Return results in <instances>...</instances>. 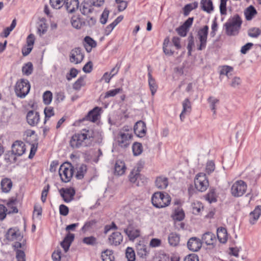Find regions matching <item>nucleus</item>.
Listing matches in <instances>:
<instances>
[{
	"mask_svg": "<svg viewBox=\"0 0 261 261\" xmlns=\"http://www.w3.org/2000/svg\"><path fill=\"white\" fill-rule=\"evenodd\" d=\"M94 132L92 129H83L80 134H74L71 138L70 144L73 148L87 146L93 141Z\"/></svg>",
	"mask_w": 261,
	"mask_h": 261,
	"instance_id": "obj_1",
	"label": "nucleus"
},
{
	"mask_svg": "<svg viewBox=\"0 0 261 261\" xmlns=\"http://www.w3.org/2000/svg\"><path fill=\"white\" fill-rule=\"evenodd\" d=\"M242 23V19L238 14L229 18L224 24L226 34L230 36L238 35Z\"/></svg>",
	"mask_w": 261,
	"mask_h": 261,
	"instance_id": "obj_2",
	"label": "nucleus"
},
{
	"mask_svg": "<svg viewBox=\"0 0 261 261\" xmlns=\"http://www.w3.org/2000/svg\"><path fill=\"white\" fill-rule=\"evenodd\" d=\"M171 198L167 193L161 192L154 193L151 197L152 204L157 208H163L167 206L171 202Z\"/></svg>",
	"mask_w": 261,
	"mask_h": 261,
	"instance_id": "obj_3",
	"label": "nucleus"
},
{
	"mask_svg": "<svg viewBox=\"0 0 261 261\" xmlns=\"http://www.w3.org/2000/svg\"><path fill=\"white\" fill-rule=\"evenodd\" d=\"M31 86L28 80L21 79L18 80L15 86V92L17 96L24 98L29 93Z\"/></svg>",
	"mask_w": 261,
	"mask_h": 261,
	"instance_id": "obj_4",
	"label": "nucleus"
},
{
	"mask_svg": "<svg viewBox=\"0 0 261 261\" xmlns=\"http://www.w3.org/2000/svg\"><path fill=\"white\" fill-rule=\"evenodd\" d=\"M59 173L61 180L65 182L69 181L73 174V167L69 163H64L61 165Z\"/></svg>",
	"mask_w": 261,
	"mask_h": 261,
	"instance_id": "obj_5",
	"label": "nucleus"
},
{
	"mask_svg": "<svg viewBox=\"0 0 261 261\" xmlns=\"http://www.w3.org/2000/svg\"><path fill=\"white\" fill-rule=\"evenodd\" d=\"M247 189V185L243 180L236 181L232 186L231 192L234 197H240L245 194Z\"/></svg>",
	"mask_w": 261,
	"mask_h": 261,
	"instance_id": "obj_6",
	"label": "nucleus"
},
{
	"mask_svg": "<svg viewBox=\"0 0 261 261\" xmlns=\"http://www.w3.org/2000/svg\"><path fill=\"white\" fill-rule=\"evenodd\" d=\"M196 189L200 192L205 191L208 187V181L206 175L203 173H200L196 175L194 180Z\"/></svg>",
	"mask_w": 261,
	"mask_h": 261,
	"instance_id": "obj_7",
	"label": "nucleus"
},
{
	"mask_svg": "<svg viewBox=\"0 0 261 261\" xmlns=\"http://www.w3.org/2000/svg\"><path fill=\"white\" fill-rule=\"evenodd\" d=\"M208 31V27L205 25L203 28L200 29L198 32L197 36L200 42V44L197 48L199 50H201L206 47Z\"/></svg>",
	"mask_w": 261,
	"mask_h": 261,
	"instance_id": "obj_8",
	"label": "nucleus"
},
{
	"mask_svg": "<svg viewBox=\"0 0 261 261\" xmlns=\"http://www.w3.org/2000/svg\"><path fill=\"white\" fill-rule=\"evenodd\" d=\"M84 58V55L80 47H76L72 49L70 53L69 61L71 63L75 64L82 62Z\"/></svg>",
	"mask_w": 261,
	"mask_h": 261,
	"instance_id": "obj_9",
	"label": "nucleus"
},
{
	"mask_svg": "<svg viewBox=\"0 0 261 261\" xmlns=\"http://www.w3.org/2000/svg\"><path fill=\"white\" fill-rule=\"evenodd\" d=\"M133 135L132 134L120 132L117 137L118 145L122 148H126L130 143Z\"/></svg>",
	"mask_w": 261,
	"mask_h": 261,
	"instance_id": "obj_10",
	"label": "nucleus"
},
{
	"mask_svg": "<svg viewBox=\"0 0 261 261\" xmlns=\"http://www.w3.org/2000/svg\"><path fill=\"white\" fill-rule=\"evenodd\" d=\"M124 232L128 237L130 241H134L140 235L139 229L134 227L133 224L129 223L126 228H123Z\"/></svg>",
	"mask_w": 261,
	"mask_h": 261,
	"instance_id": "obj_11",
	"label": "nucleus"
},
{
	"mask_svg": "<svg viewBox=\"0 0 261 261\" xmlns=\"http://www.w3.org/2000/svg\"><path fill=\"white\" fill-rule=\"evenodd\" d=\"M6 237L10 241H20L22 238V236L17 228H11L8 230Z\"/></svg>",
	"mask_w": 261,
	"mask_h": 261,
	"instance_id": "obj_12",
	"label": "nucleus"
},
{
	"mask_svg": "<svg viewBox=\"0 0 261 261\" xmlns=\"http://www.w3.org/2000/svg\"><path fill=\"white\" fill-rule=\"evenodd\" d=\"M146 126L145 123L141 120L137 121L134 126V130L135 134L139 137L142 138L146 134Z\"/></svg>",
	"mask_w": 261,
	"mask_h": 261,
	"instance_id": "obj_13",
	"label": "nucleus"
},
{
	"mask_svg": "<svg viewBox=\"0 0 261 261\" xmlns=\"http://www.w3.org/2000/svg\"><path fill=\"white\" fill-rule=\"evenodd\" d=\"M60 193L65 202H69L73 199L75 192L71 188H62L60 190Z\"/></svg>",
	"mask_w": 261,
	"mask_h": 261,
	"instance_id": "obj_14",
	"label": "nucleus"
},
{
	"mask_svg": "<svg viewBox=\"0 0 261 261\" xmlns=\"http://www.w3.org/2000/svg\"><path fill=\"white\" fill-rule=\"evenodd\" d=\"M25 149L24 143L21 141H16L12 145V152L16 155H22Z\"/></svg>",
	"mask_w": 261,
	"mask_h": 261,
	"instance_id": "obj_15",
	"label": "nucleus"
},
{
	"mask_svg": "<svg viewBox=\"0 0 261 261\" xmlns=\"http://www.w3.org/2000/svg\"><path fill=\"white\" fill-rule=\"evenodd\" d=\"M182 110L179 115L181 121H184L186 116L190 115L192 111V105L189 99H185L182 102Z\"/></svg>",
	"mask_w": 261,
	"mask_h": 261,
	"instance_id": "obj_16",
	"label": "nucleus"
},
{
	"mask_svg": "<svg viewBox=\"0 0 261 261\" xmlns=\"http://www.w3.org/2000/svg\"><path fill=\"white\" fill-rule=\"evenodd\" d=\"M202 246L201 240L196 237L190 238L187 243L188 249L192 251H198Z\"/></svg>",
	"mask_w": 261,
	"mask_h": 261,
	"instance_id": "obj_17",
	"label": "nucleus"
},
{
	"mask_svg": "<svg viewBox=\"0 0 261 261\" xmlns=\"http://www.w3.org/2000/svg\"><path fill=\"white\" fill-rule=\"evenodd\" d=\"M40 120L39 113L33 110L29 111L27 115V120L29 125L34 126L36 125Z\"/></svg>",
	"mask_w": 261,
	"mask_h": 261,
	"instance_id": "obj_18",
	"label": "nucleus"
},
{
	"mask_svg": "<svg viewBox=\"0 0 261 261\" xmlns=\"http://www.w3.org/2000/svg\"><path fill=\"white\" fill-rule=\"evenodd\" d=\"M123 241V236L120 232H113L108 238V243L111 245L117 246Z\"/></svg>",
	"mask_w": 261,
	"mask_h": 261,
	"instance_id": "obj_19",
	"label": "nucleus"
},
{
	"mask_svg": "<svg viewBox=\"0 0 261 261\" xmlns=\"http://www.w3.org/2000/svg\"><path fill=\"white\" fill-rule=\"evenodd\" d=\"M64 6L68 13H72L78 9L79 2L78 0H65Z\"/></svg>",
	"mask_w": 261,
	"mask_h": 261,
	"instance_id": "obj_20",
	"label": "nucleus"
},
{
	"mask_svg": "<svg viewBox=\"0 0 261 261\" xmlns=\"http://www.w3.org/2000/svg\"><path fill=\"white\" fill-rule=\"evenodd\" d=\"M201 240V242L202 241L207 245H213L216 241V239L214 233L207 231L202 234Z\"/></svg>",
	"mask_w": 261,
	"mask_h": 261,
	"instance_id": "obj_21",
	"label": "nucleus"
},
{
	"mask_svg": "<svg viewBox=\"0 0 261 261\" xmlns=\"http://www.w3.org/2000/svg\"><path fill=\"white\" fill-rule=\"evenodd\" d=\"M100 108L97 107L94 108L93 110H92L88 113V114L86 116V118H84V119L89 120L93 122H95L98 119V117L100 115Z\"/></svg>",
	"mask_w": 261,
	"mask_h": 261,
	"instance_id": "obj_22",
	"label": "nucleus"
},
{
	"mask_svg": "<svg viewBox=\"0 0 261 261\" xmlns=\"http://www.w3.org/2000/svg\"><path fill=\"white\" fill-rule=\"evenodd\" d=\"M261 214V206L258 205L256 206L253 211L251 212L249 214V222L251 224H254L256 221L258 219Z\"/></svg>",
	"mask_w": 261,
	"mask_h": 261,
	"instance_id": "obj_23",
	"label": "nucleus"
},
{
	"mask_svg": "<svg viewBox=\"0 0 261 261\" xmlns=\"http://www.w3.org/2000/svg\"><path fill=\"white\" fill-rule=\"evenodd\" d=\"M74 238V235L73 233H68L64 238V240L61 243V245L66 252L70 246Z\"/></svg>",
	"mask_w": 261,
	"mask_h": 261,
	"instance_id": "obj_24",
	"label": "nucleus"
},
{
	"mask_svg": "<svg viewBox=\"0 0 261 261\" xmlns=\"http://www.w3.org/2000/svg\"><path fill=\"white\" fill-rule=\"evenodd\" d=\"M200 5L202 9L208 13H212L214 10L213 2L211 0H201Z\"/></svg>",
	"mask_w": 261,
	"mask_h": 261,
	"instance_id": "obj_25",
	"label": "nucleus"
},
{
	"mask_svg": "<svg viewBox=\"0 0 261 261\" xmlns=\"http://www.w3.org/2000/svg\"><path fill=\"white\" fill-rule=\"evenodd\" d=\"M71 23L73 27L76 29H80L82 26L86 25V21L78 16H73L71 18Z\"/></svg>",
	"mask_w": 261,
	"mask_h": 261,
	"instance_id": "obj_26",
	"label": "nucleus"
},
{
	"mask_svg": "<svg viewBox=\"0 0 261 261\" xmlns=\"http://www.w3.org/2000/svg\"><path fill=\"white\" fill-rule=\"evenodd\" d=\"M2 190L5 193L9 192L12 187V182L10 178H5L1 182Z\"/></svg>",
	"mask_w": 261,
	"mask_h": 261,
	"instance_id": "obj_27",
	"label": "nucleus"
},
{
	"mask_svg": "<svg viewBox=\"0 0 261 261\" xmlns=\"http://www.w3.org/2000/svg\"><path fill=\"white\" fill-rule=\"evenodd\" d=\"M136 248L137 254L140 257L145 258L148 254V247L146 245L142 244H138Z\"/></svg>",
	"mask_w": 261,
	"mask_h": 261,
	"instance_id": "obj_28",
	"label": "nucleus"
},
{
	"mask_svg": "<svg viewBox=\"0 0 261 261\" xmlns=\"http://www.w3.org/2000/svg\"><path fill=\"white\" fill-rule=\"evenodd\" d=\"M148 85L151 95L153 96L158 89V85L155 82V79L152 77L151 72L149 71L148 73Z\"/></svg>",
	"mask_w": 261,
	"mask_h": 261,
	"instance_id": "obj_29",
	"label": "nucleus"
},
{
	"mask_svg": "<svg viewBox=\"0 0 261 261\" xmlns=\"http://www.w3.org/2000/svg\"><path fill=\"white\" fill-rule=\"evenodd\" d=\"M168 185V178L163 176H159L155 180V186L158 189H164Z\"/></svg>",
	"mask_w": 261,
	"mask_h": 261,
	"instance_id": "obj_30",
	"label": "nucleus"
},
{
	"mask_svg": "<svg viewBox=\"0 0 261 261\" xmlns=\"http://www.w3.org/2000/svg\"><path fill=\"white\" fill-rule=\"evenodd\" d=\"M217 238L220 243H226L227 239L226 229L223 227L218 228L217 229Z\"/></svg>",
	"mask_w": 261,
	"mask_h": 261,
	"instance_id": "obj_31",
	"label": "nucleus"
},
{
	"mask_svg": "<svg viewBox=\"0 0 261 261\" xmlns=\"http://www.w3.org/2000/svg\"><path fill=\"white\" fill-rule=\"evenodd\" d=\"M126 170V167L123 162L117 161L115 165V173L118 175H122Z\"/></svg>",
	"mask_w": 261,
	"mask_h": 261,
	"instance_id": "obj_32",
	"label": "nucleus"
},
{
	"mask_svg": "<svg viewBox=\"0 0 261 261\" xmlns=\"http://www.w3.org/2000/svg\"><path fill=\"white\" fill-rule=\"evenodd\" d=\"M172 218L174 220L177 221H180L182 220L185 218V213L183 210L179 206L177 208H175L172 215Z\"/></svg>",
	"mask_w": 261,
	"mask_h": 261,
	"instance_id": "obj_33",
	"label": "nucleus"
},
{
	"mask_svg": "<svg viewBox=\"0 0 261 261\" xmlns=\"http://www.w3.org/2000/svg\"><path fill=\"white\" fill-rule=\"evenodd\" d=\"M179 236L176 233H171L168 237V241L170 245L177 246L179 242Z\"/></svg>",
	"mask_w": 261,
	"mask_h": 261,
	"instance_id": "obj_34",
	"label": "nucleus"
},
{
	"mask_svg": "<svg viewBox=\"0 0 261 261\" xmlns=\"http://www.w3.org/2000/svg\"><path fill=\"white\" fill-rule=\"evenodd\" d=\"M207 101L210 104V108L213 112V114L216 115L217 109L216 106L219 103V100L215 97L210 96L208 98Z\"/></svg>",
	"mask_w": 261,
	"mask_h": 261,
	"instance_id": "obj_35",
	"label": "nucleus"
},
{
	"mask_svg": "<svg viewBox=\"0 0 261 261\" xmlns=\"http://www.w3.org/2000/svg\"><path fill=\"white\" fill-rule=\"evenodd\" d=\"M102 261H114V256L113 255L112 251L109 250H106L101 253V255Z\"/></svg>",
	"mask_w": 261,
	"mask_h": 261,
	"instance_id": "obj_36",
	"label": "nucleus"
},
{
	"mask_svg": "<svg viewBox=\"0 0 261 261\" xmlns=\"http://www.w3.org/2000/svg\"><path fill=\"white\" fill-rule=\"evenodd\" d=\"M93 9L88 3H83L80 8V11L82 14L87 15L92 12Z\"/></svg>",
	"mask_w": 261,
	"mask_h": 261,
	"instance_id": "obj_37",
	"label": "nucleus"
},
{
	"mask_svg": "<svg viewBox=\"0 0 261 261\" xmlns=\"http://www.w3.org/2000/svg\"><path fill=\"white\" fill-rule=\"evenodd\" d=\"M133 154L135 156L140 155L143 151L142 144L139 142H135L132 146Z\"/></svg>",
	"mask_w": 261,
	"mask_h": 261,
	"instance_id": "obj_38",
	"label": "nucleus"
},
{
	"mask_svg": "<svg viewBox=\"0 0 261 261\" xmlns=\"http://www.w3.org/2000/svg\"><path fill=\"white\" fill-rule=\"evenodd\" d=\"M96 223V220H90L86 221L82 228V230L84 232L90 230L95 225Z\"/></svg>",
	"mask_w": 261,
	"mask_h": 261,
	"instance_id": "obj_39",
	"label": "nucleus"
},
{
	"mask_svg": "<svg viewBox=\"0 0 261 261\" xmlns=\"http://www.w3.org/2000/svg\"><path fill=\"white\" fill-rule=\"evenodd\" d=\"M85 42L89 45V47L86 46V49L88 52H90L92 48L96 46V42L89 36H86L84 39Z\"/></svg>",
	"mask_w": 261,
	"mask_h": 261,
	"instance_id": "obj_40",
	"label": "nucleus"
},
{
	"mask_svg": "<svg viewBox=\"0 0 261 261\" xmlns=\"http://www.w3.org/2000/svg\"><path fill=\"white\" fill-rule=\"evenodd\" d=\"M125 256L127 261H135L136 259L135 253L131 247H127L125 251Z\"/></svg>",
	"mask_w": 261,
	"mask_h": 261,
	"instance_id": "obj_41",
	"label": "nucleus"
},
{
	"mask_svg": "<svg viewBox=\"0 0 261 261\" xmlns=\"http://www.w3.org/2000/svg\"><path fill=\"white\" fill-rule=\"evenodd\" d=\"M16 25V21L15 19H14L13 20L11 25L4 30L3 33L1 34V36H4L5 38L7 37L9 35L10 32L15 28Z\"/></svg>",
	"mask_w": 261,
	"mask_h": 261,
	"instance_id": "obj_42",
	"label": "nucleus"
},
{
	"mask_svg": "<svg viewBox=\"0 0 261 261\" xmlns=\"http://www.w3.org/2000/svg\"><path fill=\"white\" fill-rule=\"evenodd\" d=\"M33 70V64L31 62H28L22 68V71L23 74L26 75H30Z\"/></svg>",
	"mask_w": 261,
	"mask_h": 261,
	"instance_id": "obj_43",
	"label": "nucleus"
},
{
	"mask_svg": "<svg viewBox=\"0 0 261 261\" xmlns=\"http://www.w3.org/2000/svg\"><path fill=\"white\" fill-rule=\"evenodd\" d=\"M86 171L87 166L84 164L81 165L77 168V173L76 174V178L79 179L83 178Z\"/></svg>",
	"mask_w": 261,
	"mask_h": 261,
	"instance_id": "obj_44",
	"label": "nucleus"
},
{
	"mask_svg": "<svg viewBox=\"0 0 261 261\" xmlns=\"http://www.w3.org/2000/svg\"><path fill=\"white\" fill-rule=\"evenodd\" d=\"M256 13V10L252 6H249L246 10L245 14L246 18L248 20L252 19L253 16Z\"/></svg>",
	"mask_w": 261,
	"mask_h": 261,
	"instance_id": "obj_45",
	"label": "nucleus"
},
{
	"mask_svg": "<svg viewBox=\"0 0 261 261\" xmlns=\"http://www.w3.org/2000/svg\"><path fill=\"white\" fill-rule=\"evenodd\" d=\"M65 0H50L51 6L56 9H60L64 5Z\"/></svg>",
	"mask_w": 261,
	"mask_h": 261,
	"instance_id": "obj_46",
	"label": "nucleus"
},
{
	"mask_svg": "<svg viewBox=\"0 0 261 261\" xmlns=\"http://www.w3.org/2000/svg\"><path fill=\"white\" fill-rule=\"evenodd\" d=\"M85 85L84 77H79L73 84V89L75 90H79L82 86Z\"/></svg>",
	"mask_w": 261,
	"mask_h": 261,
	"instance_id": "obj_47",
	"label": "nucleus"
},
{
	"mask_svg": "<svg viewBox=\"0 0 261 261\" xmlns=\"http://www.w3.org/2000/svg\"><path fill=\"white\" fill-rule=\"evenodd\" d=\"M53 99L52 93L49 91H45L43 95V102L45 105H49L50 103Z\"/></svg>",
	"mask_w": 261,
	"mask_h": 261,
	"instance_id": "obj_48",
	"label": "nucleus"
},
{
	"mask_svg": "<svg viewBox=\"0 0 261 261\" xmlns=\"http://www.w3.org/2000/svg\"><path fill=\"white\" fill-rule=\"evenodd\" d=\"M44 113L45 115L44 123H45L47 119L54 115V108L51 107H46L44 110Z\"/></svg>",
	"mask_w": 261,
	"mask_h": 261,
	"instance_id": "obj_49",
	"label": "nucleus"
},
{
	"mask_svg": "<svg viewBox=\"0 0 261 261\" xmlns=\"http://www.w3.org/2000/svg\"><path fill=\"white\" fill-rule=\"evenodd\" d=\"M261 34V31L258 28H253L250 29L248 31V35L252 38H257Z\"/></svg>",
	"mask_w": 261,
	"mask_h": 261,
	"instance_id": "obj_50",
	"label": "nucleus"
},
{
	"mask_svg": "<svg viewBox=\"0 0 261 261\" xmlns=\"http://www.w3.org/2000/svg\"><path fill=\"white\" fill-rule=\"evenodd\" d=\"M232 70L233 68L232 67L228 65H224L220 67V75H225L228 77V73Z\"/></svg>",
	"mask_w": 261,
	"mask_h": 261,
	"instance_id": "obj_51",
	"label": "nucleus"
},
{
	"mask_svg": "<svg viewBox=\"0 0 261 261\" xmlns=\"http://www.w3.org/2000/svg\"><path fill=\"white\" fill-rule=\"evenodd\" d=\"M47 29V24L45 22H41L38 25L37 33L40 36H41L46 32Z\"/></svg>",
	"mask_w": 261,
	"mask_h": 261,
	"instance_id": "obj_52",
	"label": "nucleus"
},
{
	"mask_svg": "<svg viewBox=\"0 0 261 261\" xmlns=\"http://www.w3.org/2000/svg\"><path fill=\"white\" fill-rule=\"evenodd\" d=\"M228 0H220V12L222 15L227 14L226 3Z\"/></svg>",
	"mask_w": 261,
	"mask_h": 261,
	"instance_id": "obj_53",
	"label": "nucleus"
},
{
	"mask_svg": "<svg viewBox=\"0 0 261 261\" xmlns=\"http://www.w3.org/2000/svg\"><path fill=\"white\" fill-rule=\"evenodd\" d=\"M83 243L89 245H95L96 244V239L93 237H85L83 239Z\"/></svg>",
	"mask_w": 261,
	"mask_h": 261,
	"instance_id": "obj_54",
	"label": "nucleus"
},
{
	"mask_svg": "<svg viewBox=\"0 0 261 261\" xmlns=\"http://www.w3.org/2000/svg\"><path fill=\"white\" fill-rule=\"evenodd\" d=\"M78 73L79 71L76 69L72 68L70 69L69 73L66 74V79L70 81L72 78L75 77Z\"/></svg>",
	"mask_w": 261,
	"mask_h": 261,
	"instance_id": "obj_55",
	"label": "nucleus"
},
{
	"mask_svg": "<svg viewBox=\"0 0 261 261\" xmlns=\"http://www.w3.org/2000/svg\"><path fill=\"white\" fill-rule=\"evenodd\" d=\"M16 258L17 261H25V255L24 251L20 249L16 250Z\"/></svg>",
	"mask_w": 261,
	"mask_h": 261,
	"instance_id": "obj_56",
	"label": "nucleus"
},
{
	"mask_svg": "<svg viewBox=\"0 0 261 261\" xmlns=\"http://www.w3.org/2000/svg\"><path fill=\"white\" fill-rule=\"evenodd\" d=\"M115 2L119 4L118 6L119 11L124 10L127 6V3L123 0H115Z\"/></svg>",
	"mask_w": 261,
	"mask_h": 261,
	"instance_id": "obj_57",
	"label": "nucleus"
},
{
	"mask_svg": "<svg viewBox=\"0 0 261 261\" xmlns=\"http://www.w3.org/2000/svg\"><path fill=\"white\" fill-rule=\"evenodd\" d=\"M215 166L212 161H208L206 166V171L208 174L211 173L215 170Z\"/></svg>",
	"mask_w": 261,
	"mask_h": 261,
	"instance_id": "obj_58",
	"label": "nucleus"
},
{
	"mask_svg": "<svg viewBox=\"0 0 261 261\" xmlns=\"http://www.w3.org/2000/svg\"><path fill=\"white\" fill-rule=\"evenodd\" d=\"M109 11L105 9L101 15L100 21L102 24H105L108 18Z\"/></svg>",
	"mask_w": 261,
	"mask_h": 261,
	"instance_id": "obj_59",
	"label": "nucleus"
},
{
	"mask_svg": "<svg viewBox=\"0 0 261 261\" xmlns=\"http://www.w3.org/2000/svg\"><path fill=\"white\" fill-rule=\"evenodd\" d=\"M120 91V89L117 88L113 89L110 91H108L107 92L105 95V98H107L109 97H113L116 95L117 94H118Z\"/></svg>",
	"mask_w": 261,
	"mask_h": 261,
	"instance_id": "obj_60",
	"label": "nucleus"
},
{
	"mask_svg": "<svg viewBox=\"0 0 261 261\" xmlns=\"http://www.w3.org/2000/svg\"><path fill=\"white\" fill-rule=\"evenodd\" d=\"M50 186L48 184L44 187L41 194V200L43 202H45L46 199L48 192L49 191Z\"/></svg>",
	"mask_w": 261,
	"mask_h": 261,
	"instance_id": "obj_61",
	"label": "nucleus"
},
{
	"mask_svg": "<svg viewBox=\"0 0 261 261\" xmlns=\"http://www.w3.org/2000/svg\"><path fill=\"white\" fill-rule=\"evenodd\" d=\"M253 46L252 43H247L245 45H243L241 49V52L243 54H246L248 51H249L251 47Z\"/></svg>",
	"mask_w": 261,
	"mask_h": 261,
	"instance_id": "obj_62",
	"label": "nucleus"
},
{
	"mask_svg": "<svg viewBox=\"0 0 261 261\" xmlns=\"http://www.w3.org/2000/svg\"><path fill=\"white\" fill-rule=\"evenodd\" d=\"M59 211L60 215L65 216L68 214L69 209L65 205L61 204L59 207Z\"/></svg>",
	"mask_w": 261,
	"mask_h": 261,
	"instance_id": "obj_63",
	"label": "nucleus"
},
{
	"mask_svg": "<svg viewBox=\"0 0 261 261\" xmlns=\"http://www.w3.org/2000/svg\"><path fill=\"white\" fill-rule=\"evenodd\" d=\"M184 261H199V258L195 254H190L185 257Z\"/></svg>",
	"mask_w": 261,
	"mask_h": 261,
	"instance_id": "obj_64",
	"label": "nucleus"
}]
</instances>
